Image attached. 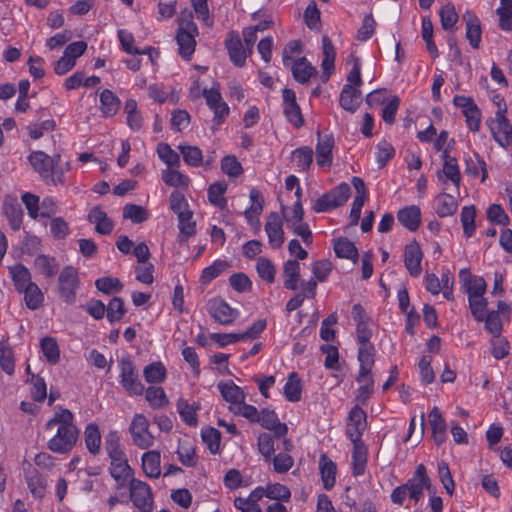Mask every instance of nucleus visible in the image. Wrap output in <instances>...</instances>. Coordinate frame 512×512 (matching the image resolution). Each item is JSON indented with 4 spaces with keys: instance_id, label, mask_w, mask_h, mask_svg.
Here are the masks:
<instances>
[{
    "instance_id": "obj_43",
    "label": "nucleus",
    "mask_w": 512,
    "mask_h": 512,
    "mask_svg": "<svg viewBox=\"0 0 512 512\" xmlns=\"http://www.w3.org/2000/svg\"><path fill=\"white\" fill-rule=\"evenodd\" d=\"M335 254L339 258L351 260L356 263L359 257L358 250L353 242L347 238H338L333 244Z\"/></svg>"
},
{
    "instance_id": "obj_12",
    "label": "nucleus",
    "mask_w": 512,
    "mask_h": 512,
    "mask_svg": "<svg viewBox=\"0 0 512 512\" xmlns=\"http://www.w3.org/2000/svg\"><path fill=\"white\" fill-rule=\"evenodd\" d=\"M207 311L221 325H231L240 316V311L237 308L231 307L221 298L210 299L207 303Z\"/></svg>"
},
{
    "instance_id": "obj_9",
    "label": "nucleus",
    "mask_w": 512,
    "mask_h": 512,
    "mask_svg": "<svg viewBox=\"0 0 512 512\" xmlns=\"http://www.w3.org/2000/svg\"><path fill=\"white\" fill-rule=\"evenodd\" d=\"M335 140L331 133H317L315 146L316 164L320 169L330 170L334 160Z\"/></svg>"
},
{
    "instance_id": "obj_54",
    "label": "nucleus",
    "mask_w": 512,
    "mask_h": 512,
    "mask_svg": "<svg viewBox=\"0 0 512 512\" xmlns=\"http://www.w3.org/2000/svg\"><path fill=\"white\" fill-rule=\"evenodd\" d=\"M476 208L474 205L462 207L460 221L463 227L465 238H471L476 231Z\"/></svg>"
},
{
    "instance_id": "obj_56",
    "label": "nucleus",
    "mask_w": 512,
    "mask_h": 512,
    "mask_svg": "<svg viewBox=\"0 0 512 512\" xmlns=\"http://www.w3.org/2000/svg\"><path fill=\"white\" fill-rule=\"evenodd\" d=\"M260 490L254 489L246 498L238 497L234 500V506L241 512H262L258 501L261 500Z\"/></svg>"
},
{
    "instance_id": "obj_25",
    "label": "nucleus",
    "mask_w": 512,
    "mask_h": 512,
    "mask_svg": "<svg viewBox=\"0 0 512 512\" xmlns=\"http://www.w3.org/2000/svg\"><path fill=\"white\" fill-rule=\"evenodd\" d=\"M399 223L409 231H416L422 223V213L417 205H409L397 212Z\"/></svg>"
},
{
    "instance_id": "obj_40",
    "label": "nucleus",
    "mask_w": 512,
    "mask_h": 512,
    "mask_svg": "<svg viewBox=\"0 0 512 512\" xmlns=\"http://www.w3.org/2000/svg\"><path fill=\"white\" fill-rule=\"evenodd\" d=\"M465 172L469 176L479 178L481 182H484L487 178L486 163L478 154L468 156L465 158Z\"/></svg>"
},
{
    "instance_id": "obj_36",
    "label": "nucleus",
    "mask_w": 512,
    "mask_h": 512,
    "mask_svg": "<svg viewBox=\"0 0 512 512\" xmlns=\"http://www.w3.org/2000/svg\"><path fill=\"white\" fill-rule=\"evenodd\" d=\"M255 489L260 490L259 496L261 499L266 497L275 501H289L291 497V492L288 487L280 483H269L265 487L258 486Z\"/></svg>"
},
{
    "instance_id": "obj_21",
    "label": "nucleus",
    "mask_w": 512,
    "mask_h": 512,
    "mask_svg": "<svg viewBox=\"0 0 512 512\" xmlns=\"http://www.w3.org/2000/svg\"><path fill=\"white\" fill-rule=\"evenodd\" d=\"M428 423L434 443L442 445L447 439V422L437 406L432 407L428 413Z\"/></svg>"
},
{
    "instance_id": "obj_32",
    "label": "nucleus",
    "mask_w": 512,
    "mask_h": 512,
    "mask_svg": "<svg viewBox=\"0 0 512 512\" xmlns=\"http://www.w3.org/2000/svg\"><path fill=\"white\" fill-rule=\"evenodd\" d=\"M256 423L279 435H285L288 431L286 424L279 421L277 414L273 410L262 409Z\"/></svg>"
},
{
    "instance_id": "obj_39",
    "label": "nucleus",
    "mask_w": 512,
    "mask_h": 512,
    "mask_svg": "<svg viewBox=\"0 0 512 512\" xmlns=\"http://www.w3.org/2000/svg\"><path fill=\"white\" fill-rule=\"evenodd\" d=\"M302 380L296 372L288 375L286 383L283 387V394L289 402H298L302 397Z\"/></svg>"
},
{
    "instance_id": "obj_30",
    "label": "nucleus",
    "mask_w": 512,
    "mask_h": 512,
    "mask_svg": "<svg viewBox=\"0 0 512 512\" xmlns=\"http://www.w3.org/2000/svg\"><path fill=\"white\" fill-rule=\"evenodd\" d=\"M250 206L245 210L244 215L249 225L259 228V216L263 210V198L258 190H251L249 194Z\"/></svg>"
},
{
    "instance_id": "obj_38",
    "label": "nucleus",
    "mask_w": 512,
    "mask_h": 512,
    "mask_svg": "<svg viewBox=\"0 0 512 512\" xmlns=\"http://www.w3.org/2000/svg\"><path fill=\"white\" fill-rule=\"evenodd\" d=\"M319 470L324 488L330 490L336 482V464L326 455H321L319 459Z\"/></svg>"
},
{
    "instance_id": "obj_4",
    "label": "nucleus",
    "mask_w": 512,
    "mask_h": 512,
    "mask_svg": "<svg viewBox=\"0 0 512 512\" xmlns=\"http://www.w3.org/2000/svg\"><path fill=\"white\" fill-rule=\"evenodd\" d=\"M367 104L371 107L382 105V118L385 123L393 124L399 108L400 99L385 90H375L367 95Z\"/></svg>"
},
{
    "instance_id": "obj_42",
    "label": "nucleus",
    "mask_w": 512,
    "mask_h": 512,
    "mask_svg": "<svg viewBox=\"0 0 512 512\" xmlns=\"http://www.w3.org/2000/svg\"><path fill=\"white\" fill-rule=\"evenodd\" d=\"M4 211L11 228L18 230L23 221V211L20 204L14 198H7L4 202Z\"/></svg>"
},
{
    "instance_id": "obj_51",
    "label": "nucleus",
    "mask_w": 512,
    "mask_h": 512,
    "mask_svg": "<svg viewBox=\"0 0 512 512\" xmlns=\"http://www.w3.org/2000/svg\"><path fill=\"white\" fill-rule=\"evenodd\" d=\"M40 348L43 357L45 360L51 364L55 365L60 360V349L58 343L53 337H44L40 341Z\"/></svg>"
},
{
    "instance_id": "obj_29",
    "label": "nucleus",
    "mask_w": 512,
    "mask_h": 512,
    "mask_svg": "<svg viewBox=\"0 0 512 512\" xmlns=\"http://www.w3.org/2000/svg\"><path fill=\"white\" fill-rule=\"evenodd\" d=\"M442 171L439 173L438 178L444 184L450 181L458 190L461 183V173L457 160L454 157H444Z\"/></svg>"
},
{
    "instance_id": "obj_11",
    "label": "nucleus",
    "mask_w": 512,
    "mask_h": 512,
    "mask_svg": "<svg viewBox=\"0 0 512 512\" xmlns=\"http://www.w3.org/2000/svg\"><path fill=\"white\" fill-rule=\"evenodd\" d=\"M32 167L44 178L54 184L63 181V173L53 168V160L42 151L32 152L29 156Z\"/></svg>"
},
{
    "instance_id": "obj_64",
    "label": "nucleus",
    "mask_w": 512,
    "mask_h": 512,
    "mask_svg": "<svg viewBox=\"0 0 512 512\" xmlns=\"http://www.w3.org/2000/svg\"><path fill=\"white\" fill-rule=\"evenodd\" d=\"M496 13L499 16V27L503 31H512V0H500Z\"/></svg>"
},
{
    "instance_id": "obj_5",
    "label": "nucleus",
    "mask_w": 512,
    "mask_h": 512,
    "mask_svg": "<svg viewBox=\"0 0 512 512\" xmlns=\"http://www.w3.org/2000/svg\"><path fill=\"white\" fill-rule=\"evenodd\" d=\"M78 435L76 426H59L54 436L49 439L47 447L54 453L67 454L75 447Z\"/></svg>"
},
{
    "instance_id": "obj_57",
    "label": "nucleus",
    "mask_w": 512,
    "mask_h": 512,
    "mask_svg": "<svg viewBox=\"0 0 512 512\" xmlns=\"http://www.w3.org/2000/svg\"><path fill=\"white\" fill-rule=\"evenodd\" d=\"M291 160L298 171H307L313 161V151L307 146L297 148L292 151Z\"/></svg>"
},
{
    "instance_id": "obj_59",
    "label": "nucleus",
    "mask_w": 512,
    "mask_h": 512,
    "mask_svg": "<svg viewBox=\"0 0 512 512\" xmlns=\"http://www.w3.org/2000/svg\"><path fill=\"white\" fill-rule=\"evenodd\" d=\"M19 292L24 294L25 304L31 310L38 309L44 302V295L35 283L30 284Z\"/></svg>"
},
{
    "instance_id": "obj_55",
    "label": "nucleus",
    "mask_w": 512,
    "mask_h": 512,
    "mask_svg": "<svg viewBox=\"0 0 512 512\" xmlns=\"http://www.w3.org/2000/svg\"><path fill=\"white\" fill-rule=\"evenodd\" d=\"M178 460L186 467H195L198 462L194 445L189 441H182L177 447Z\"/></svg>"
},
{
    "instance_id": "obj_3",
    "label": "nucleus",
    "mask_w": 512,
    "mask_h": 512,
    "mask_svg": "<svg viewBox=\"0 0 512 512\" xmlns=\"http://www.w3.org/2000/svg\"><path fill=\"white\" fill-rule=\"evenodd\" d=\"M129 432L133 444L140 449H149L155 443V436L150 430V422L142 413L133 416Z\"/></svg>"
},
{
    "instance_id": "obj_16",
    "label": "nucleus",
    "mask_w": 512,
    "mask_h": 512,
    "mask_svg": "<svg viewBox=\"0 0 512 512\" xmlns=\"http://www.w3.org/2000/svg\"><path fill=\"white\" fill-rule=\"evenodd\" d=\"M459 281L468 299L482 297L486 292V282L482 276L473 275L468 268L459 271Z\"/></svg>"
},
{
    "instance_id": "obj_49",
    "label": "nucleus",
    "mask_w": 512,
    "mask_h": 512,
    "mask_svg": "<svg viewBox=\"0 0 512 512\" xmlns=\"http://www.w3.org/2000/svg\"><path fill=\"white\" fill-rule=\"evenodd\" d=\"M226 47L231 61L237 66H243L247 57V51L243 48L238 36H231L226 41Z\"/></svg>"
},
{
    "instance_id": "obj_35",
    "label": "nucleus",
    "mask_w": 512,
    "mask_h": 512,
    "mask_svg": "<svg viewBox=\"0 0 512 512\" xmlns=\"http://www.w3.org/2000/svg\"><path fill=\"white\" fill-rule=\"evenodd\" d=\"M163 182L171 187L186 190L190 185V178L178 170V167L166 168L161 173Z\"/></svg>"
},
{
    "instance_id": "obj_6",
    "label": "nucleus",
    "mask_w": 512,
    "mask_h": 512,
    "mask_svg": "<svg viewBox=\"0 0 512 512\" xmlns=\"http://www.w3.org/2000/svg\"><path fill=\"white\" fill-rule=\"evenodd\" d=\"M87 50L85 41H75L67 45L63 55L54 63L53 70L56 75L62 76L70 72L80 58Z\"/></svg>"
},
{
    "instance_id": "obj_50",
    "label": "nucleus",
    "mask_w": 512,
    "mask_h": 512,
    "mask_svg": "<svg viewBox=\"0 0 512 512\" xmlns=\"http://www.w3.org/2000/svg\"><path fill=\"white\" fill-rule=\"evenodd\" d=\"M281 212L282 218L290 228L303 222L304 211L301 200L299 199H296L295 203L291 207L281 205Z\"/></svg>"
},
{
    "instance_id": "obj_45",
    "label": "nucleus",
    "mask_w": 512,
    "mask_h": 512,
    "mask_svg": "<svg viewBox=\"0 0 512 512\" xmlns=\"http://www.w3.org/2000/svg\"><path fill=\"white\" fill-rule=\"evenodd\" d=\"M0 367L7 375L15 372V354L7 340L0 341Z\"/></svg>"
},
{
    "instance_id": "obj_1",
    "label": "nucleus",
    "mask_w": 512,
    "mask_h": 512,
    "mask_svg": "<svg viewBox=\"0 0 512 512\" xmlns=\"http://www.w3.org/2000/svg\"><path fill=\"white\" fill-rule=\"evenodd\" d=\"M105 448L110 458V474L120 486H124L132 477V469L120 446L117 431H110L105 437Z\"/></svg>"
},
{
    "instance_id": "obj_47",
    "label": "nucleus",
    "mask_w": 512,
    "mask_h": 512,
    "mask_svg": "<svg viewBox=\"0 0 512 512\" xmlns=\"http://www.w3.org/2000/svg\"><path fill=\"white\" fill-rule=\"evenodd\" d=\"M84 440L88 451L96 455L101 448V433L97 424L89 423L84 430Z\"/></svg>"
},
{
    "instance_id": "obj_10",
    "label": "nucleus",
    "mask_w": 512,
    "mask_h": 512,
    "mask_svg": "<svg viewBox=\"0 0 512 512\" xmlns=\"http://www.w3.org/2000/svg\"><path fill=\"white\" fill-rule=\"evenodd\" d=\"M404 484L409 492V500L415 503L422 499L425 490L431 491L432 489V481L423 464H419L416 467L412 477Z\"/></svg>"
},
{
    "instance_id": "obj_26",
    "label": "nucleus",
    "mask_w": 512,
    "mask_h": 512,
    "mask_svg": "<svg viewBox=\"0 0 512 512\" xmlns=\"http://www.w3.org/2000/svg\"><path fill=\"white\" fill-rule=\"evenodd\" d=\"M422 256L421 248L417 242H411L405 247V267L413 277H417L421 273Z\"/></svg>"
},
{
    "instance_id": "obj_53",
    "label": "nucleus",
    "mask_w": 512,
    "mask_h": 512,
    "mask_svg": "<svg viewBox=\"0 0 512 512\" xmlns=\"http://www.w3.org/2000/svg\"><path fill=\"white\" fill-rule=\"evenodd\" d=\"M199 407L195 402L189 403L187 400L180 398L177 401V411L182 419L189 426L197 425V411Z\"/></svg>"
},
{
    "instance_id": "obj_33",
    "label": "nucleus",
    "mask_w": 512,
    "mask_h": 512,
    "mask_svg": "<svg viewBox=\"0 0 512 512\" xmlns=\"http://www.w3.org/2000/svg\"><path fill=\"white\" fill-rule=\"evenodd\" d=\"M228 184L225 181H216L209 185L207 189L208 201L211 205L218 209L227 207V198L225 196Z\"/></svg>"
},
{
    "instance_id": "obj_31",
    "label": "nucleus",
    "mask_w": 512,
    "mask_h": 512,
    "mask_svg": "<svg viewBox=\"0 0 512 512\" xmlns=\"http://www.w3.org/2000/svg\"><path fill=\"white\" fill-rule=\"evenodd\" d=\"M433 208L439 217H448L457 211L458 202L453 195L440 193L434 199Z\"/></svg>"
},
{
    "instance_id": "obj_48",
    "label": "nucleus",
    "mask_w": 512,
    "mask_h": 512,
    "mask_svg": "<svg viewBox=\"0 0 512 512\" xmlns=\"http://www.w3.org/2000/svg\"><path fill=\"white\" fill-rule=\"evenodd\" d=\"M285 278L284 286L290 290H296L300 277V264L297 260H287L283 266Z\"/></svg>"
},
{
    "instance_id": "obj_15",
    "label": "nucleus",
    "mask_w": 512,
    "mask_h": 512,
    "mask_svg": "<svg viewBox=\"0 0 512 512\" xmlns=\"http://www.w3.org/2000/svg\"><path fill=\"white\" fill-rule=\"evenodd\" d=\"M488 127L495 141L505 149H512V126L506 116L494 117L488 121Z\"/></svg>"
},
{
    "instance_id": "obj_46",
    "label": "nucleus",
    "mask_w": 512,
    "mask_h": 512,
    "mask_svg": "<svg viewBox=\"0 0 512 512\" xmlns=\"http://www.w3.org/2000/svg\"><path fill=\"white\" fill-rule=\"evenodd\" d=\"M360 104V91L351 85H344L340 94V105L343 109L354 112Z\"/></svg>"
},
{
    "instance_id": "obj_34",
    "label": "nucleus",
    "mask_w": 512,
    "mask_h": 512,
    "mask_svg": "<svg viewBox=\"0 0 512 512\" xmlns=\"http://www.w3.org/2000/svg\"><path fill=\"white\" fill-rule=\"evenodd\" d=\"M142 469L146 476L158 478L161 475V455L157 450H149L141 457Z\"/></svg>"
},
{
    "instance_id": "obj_41",
    "label": "nucleus",
    "mask_w": 512,
    "mask_h": 512,
    "mask_svg": "<svg viewBox=\"0 0 512 512\" xmlns=\"http://www.w3.org/2000/svg\"><path fill=\"white\" fill-rule=\"evenodd\" d=\"M352 470L355 476L362 475L367 463V448L362 441L352 442Z\"/></svg>"
},
{
    "instance_id": "obj_18",
    "label": "nucleus",
    "mask_w": 512,
    "mask_h": 512,
    "mask_svg": "<svg viewBox=\"0 0 512 512\" xmlns=\"http://www.w3.org/2000/svg\"><path fill=\"white\" fill-rule=\"evenodd\" d=\"M265 232L271 248L278 249L283 245L285 241L283 219L278 213L272 212L268 215L265 223Z\"/></svg>"
},
{
    "instance_id": "obj_63",
    "label": "nucleus",
    "mask_w": 512,
    "mask_h": 512,
    "mask_svg": "<svg viewBox=\"0 0 512 512\" xmlns=\"http://www.w3.org/2000/svg\"><path fill=\"white\" fill-rule=\"evenodd\" d=\"M34 265L36 272L45 277L54 276L58 270V263L55 258L46 255L37 256Z\"/></svg>"
},
{
    "instance_id": "obj_19",
    "label": "nucleus",
    "mask_w": 512,
    "mask_h": 512,
    "mask_svg": "<svg viewBox=\"0 0 512 512\" xmlns=\"http://www.w3.org/2000/svg\"><path fill=\"white\" fill-rule=\"evenodd\" d=\"M352 316L356 322V335L359 344L370 343L374 323L365 315L364 310L360 305L353 306Z\"/></svg>"
},
{
    "instance_id": "obj_37",
    "label": "nucleus",
    "mask_w": 512,
    "mask_h": 512,
    "mask_svg": "<svg viewBox=\"0 0 512 512\" xmlns=\"http://www.w3.org/2000/svg\"><path fill=\"white\" fill-rule=\"evenodd\" d=\"M88 220L95 225V230L100 234H109L113 230V222L100 207H93Z\"/></svg>"
},
{
    "instance_id": "obj_28",
    "label": "nucleus",
    "mask_w": 512,
    "mask_h": 512,
    "mask_svg": "<svg viewBox=\"0 0 512 512\" xmlns=\"http://www.w3.org/2000/svg\"><path fill=\"white\" fill-rule=\"evenodd\" d=\"M287 67L291 69L294 79L301 84L307 83L317 73L316 68L305 57L297 58Z\"/></svg>"
},
{
    "instance_id": "obj_62",
    "label": "nucleus",
    "mask_w": 512,
    "mask_h": 512,
    "mask_svg": "<svg viewBox=\"0 0 512 512\" xmlns=\"http://www.w3.org/2000/svg\"><path fill=\"white\" fill-rule=\"evenodd\" d=\"M73 413L63 407H57L55 409L54 416L46 423V429L52 430L54 426H75L73 423Z\"/></svg>"
},
{
    "instance_id": "obj_52",
    "label": "nucleus",
    "mask_w": 512,
    "mask_h": 512,
    "mask_svg": "<svg viewBox=\"0 0 512 512\" xmlns=\"http://www.w3.org/2000/svg\"><path fill=\"white\" fill-rule=\"evenodd\" d=\"M120 106L118 97L109 89H104L100 93V109L104 116L112 117L116 114Z\"/></svg>"
},
{
    "instance_id": "obj_61",
    "label": "nucleus",
    "mask_w": 512,
    "mask_h": 512,
    "mask_svg": "<svg viewBox=\"0 0 512 512\" xmlns=\"http://www.w3.org/2000/svg\"><path fill=\"white\" fill-rule=\"evenodd\" d=\"M177 217L179 222V239L180 241H186L196 232V223L192 219L193 213L192 211L185 212L184 214L178 215Z\"/></svg>"
},
{
    "instance_id": "obj_8",
    "label": "nucleus",
    "mask_w": 512,
    "mask_h": 512,
    "mask_svg": "<svg viewBox=\"0 0 512 512\" xmlns=\"http://www.w3.org/2000/svg\"><path fill=\"white\" fill-rule=\"evenodd\" d=\"M426 290L432 295L442 294L446 300H453L454 277L449 270L444 271L439 278L434 273H428L424 277Z\"/></svg>"
},
{
    "instance_id": "obj_17",
    "label": "nucleus",
    "mask_w": 512,
    "mask_h": 512,
    "mask_svg": "<svg viewBox=\"0 0 512 512\" xmlns=\"http://www.w3.org/2000/svg\"><path fill=\"white\" fill-rule=\"evenodd\" d=\"M129 483L130 498L134 505L144 512L149 511L153 503L149 485L137 479H131Z\"/></svg>"
},
{
    "instance_id": "obj_7",
    "label": "nucleus",
    "mask_w": 512,
    "mask_h": 512,
    "mask_svg": "<svg viewBox=\"0 0 512 512\" xmlns=\"http://www.w3.org/2000/svg\"><path fill=\"white\" fill-rule=\"evenodd\" d=\"M120 383L132 396H140L144 392V385L138 378V372L129 357H123L119 362Z\"/></svg>"
},
{
    "instance_id": "obj_58",
    "label": "nucleus",
    "mask_w": 512,
    "mask_h": 512,
    "mask_svg": "<svg viewBox=\"0 0 512 512\" xmlns=\"http://www.w3.org/2000/svg\"><path fill=\"white\" fill-rule=\"evenodd\" d=\"M11 278L18 291L23 290L33 282L29 270L22 264H16L9 268Z\"/></svg>"
},
{
    "instance_id": "obj_2",
    "label": "nucleus",
    "mask_w": 512,
    "mask_h": 512,
    "mask_svg": "<svg viewBox=\"0 0 512 512\" xmlns=\"http://www.w3.org/2000/svg\"><path fill=\"white\" fill-rule=\"evenodd\" d=\"M197 25L190 19L181 20L176 32L178 53L184 60H190L196 47Z\"/></svg>"
},
{
    "instance_id": "obj_23",
    "label": "nucleus",
    "mask_w": 512,
    "mask_h": 512,
    "mask_svg": "<svg viewBox=\"0 0 512 512\" xmlns=\"http://www.w3.org/2000/svg\"><path fill=\"white\" fill-rule=\"evenodd\" d=\"M358 361L360 363L358 381L367 379L371 381V369L375 362V348L371 343L360 344L358 351Z\"/></svg>"
},
{
    "instance_id": "obj_24",
    "label": "nucleus",
    "mask_w": 512,
    "mask_h": 512,
    "mask_svg": "<svg viewBox=\"0 0 512 512\" xmlns=\"http://www.w3.org/2000/svg\"><path fill=\"white\" fill-rule=\"evenodd\" d=\"M284 114L287 120L295 127H300L303 124V117L301 110L296 103L295 92L291 89H284L282 92Z\"/></svg>"
},
{
    "instance_id": "obj_44",
    "label": "nucleus",
    "mask_w": 512,
    "mask_h": 512,
    "mask_svg": "<svg viewBox=\"0 0 512 512\" xmlns=\"http://www.w3.org/2000/svg\"><path fill=\"white\" fill-rule=\"evenodd\" d=\"M230 267V264L227 260L216 259L213 263L202 270L200 275V283L202 285H207L212 280L220 276L222 273L227 271Z\"/></svg>"
},
{
    "instance_id": "obj_22",
    "label": "nucleus",
    "mask_w": 512,
    "mask_h": 512,
    "mask_svg": "<svg viewBox=\"0 0 512 512\" xmlns=\"http://www.w3.org/2000/svg\"><path fill=\"white\" fill-rule=\"evenodd\" d=\"M322 60H321V80L326 82L335 72L336 50L331 39L324 35L322 37Z\"/></svg>"
},
{
    "instance_id": "obj_60",
    "label": "nucleus",
    "mask_w": 512,
    "mask_h": 512,
    "mask_svg": "<svg viewBox=\"0 0 512 512\" xmlns=\"http://www.w3.org/2000/svg\"><path fill=\"white\" fill-rule=\"evenodd\" d=\"M143 377L149 384H159L166 378V368L161 362H153L143 369Z\"/></svg>"
},
{
    "instance_id": "obj_14",
    "label": "nucleus",
    "mask_w": 512,
    "mask_h": 512,
    "mask_svg": "<svg viewBox=\"0 0 512 512\" xmlns=\"http://www.w3.org/2000/svg\"><path fill=\"white\" fill-rule=\"evenodd\" d=\"M203 96L208 107L214 113V123L220 125L229 114V107L223 101L218 85H213L210 89L203 90Z\"/></svg>"
},
{
    "instance_id": "obj_27",
    "label": "nucleus",
    "mask_w": 512,
    "mask_h": 512,
    "mask_svg": "<svg viewBox=\"0 0 512 512\" xmlns=\"http://www.w3.org/2000/svg\"><path fill=\"white\" fill-rule=\"evenodd\" d=\"M218 389L225 401L230 403L231 410H234L245 400L242 389L231 380L220 382Z\"/></svg>"
},
{
    "instance_id": "obj_13",
    "label": "nucleus",
    "mask_w": 512,
    "mask_h": 512,
    "mask_svg": "<svg viewBox=\"0 0 512 512\" xmlns=\"http://www.w3.org/2000/svg\"><path fill=\"white\" fill-rule=\"evenodd\" d=\"M59 292L62 299L66 303L75 301L76 290L78 288L79 279L78 272L72 266L65 267L59 275Z\"/></svg>"
},
{
    "instance_id": "obj_20",
    "label": "nucleus",
    "mask_w": 512,
    "mask_h": 512,
    "mask_svg": "<svg viewBox=\"0 0 512 512\" xmlns=\"http://www.w3.org/2000/svg\"><path fill=\"white\" fill-rule=\"evenodd\" d=\"M367 426L366 414L360 407L351 409L348 417L346 434L351 442L362 441V434Z\"/></svg>"
}]
</instances>
